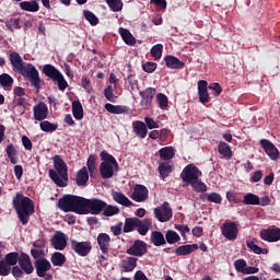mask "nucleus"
<instances>
[{
    "label": "nucleus",
    "mask_w": 280,
    "mask_h": 280,
    "mask_svg": "<svg viewBox=\"0 0 280 280\" xmlns=\"http://www.w3.org/2000/svg\"><path fill=\"white\" fill-rule=\"evenodd\" d=\"M13 209H15L20 222L25 226L30 222V215L34 213V201L21 192L13 197Z\"/></svg>",
    "instance_id": "1"
},
{
    "label": "nucleus",
    "mask_w": 280,
    "mask_h": 280,
    "mask_svg": "<svg viewBox=\"0 0 280 280\" xmlns=\"http://www.w3.org/2000/svg\"><path fill=\"white\" fill-rule=\"evenodd\" d=\"M52 161L55 170L48 171L49 177L57 187H67V183H69V170L67 163H65V160H62L60 155H55Z\"/></svg>",
    "instance_id": "2"
},
{
    "label": "nucleus",
    "mask_w": 280,
    "mask_h": 280,
    "mask_svg": "<svg viewBox=\"0 0 280 280\" xmlns=\"http://www.w3.org/2000/svg\"><path fill=\"white\" fill-rule=\"evenodd\" d=\"M84 202V197H78L73 195H65L58 200V208L65 213L73 212L82 215V207Z\"/></svg>",
    "instance_id": "3"
},
{
    "label": "nucleus",
    "mask_w": 280,
    "mask_h": 280,
    "mask_svg": "<svg viewBox=\"0 0 280 280\" xmlns=\"http://www.w3.org/2000/svg\"><path fill=\"white\" fill-rule=\"evenodd\" d=\"M100 156L103 161L100 165L102 178H113V176H115V172H119V164L117 163V160L106 151L101 152Z\"/></svg>",
    "instance_id": "4"
},
{
    "label": "nucleus",
    "mask_w": 280,
    "mask_h": 280,
    "mask_svg": "<svg viewBox=\"0 0 280 280\" xmlns=\"http://www.w3.org/2000/svg\"><path fill=\"white\" fill-rule=\"evenodd\" d=\"M104 207H106V201L97 198L86 199L83 198V207L81 215H86L91 213L92 215H100L104 211Z\"/></svg>",
    "instance_id": "5"
},
{
    "label": "nucleus",
    "mask_w": 280,
    "mask_h": 280,
    "mask_svg": "<svg viewBox=\"0 0 280 280\" xmlns=\"http://www.w3.org/2000/svg\"><path fill=\"white\" fill-rule=\"evenodd\" d=\"M23 78H26L34 86V89H40V74H38V70L34 65L26 63L23 68L19 71Z\"/></svg>",
    "instance_id": "6"
},
{
    "label": "nucleus",
    "mask_w": 280,
    "mask_h": 280,
    "mask_svg": "<svg viewBox=\"0 0 280 280\" xmlns=\"http://www.w3.org/2000/svg\"><path fill=\"white\" fill-rule=\"evenodd\" d=\"M153 213L159 222H170L173 215L172 207H170V202L167 201L154 208Z\"/></svg>",
    "instance_id": "7"
},
{
    "label": "nucleus",
    "mask_w": 280,
    "mask_h": 280,
    "mask_svg": "<svg viewBox=\"0 0 280 280\" xmlns=\"http://www.w3.org/2000/svg\"><path fill=\"white\" fill-rule=\"evenodd\" d=\"M35 269L37 277H42L45 280H51V275L47 273L51 270V262H49L47 258L35 260Z\"/></svg>",
    "instance_id": "8"
},
{
    "label": "nucleus",
    "mask_w": 280,
    "mask_h": 280,
    "mask_svg": "<svg viewBox=\"0 0 280 280\" xmlns=\"http://www.w3.org/2000/svg\"><path fill=\"white\" fill-rule=\"evenodd\" d=\"M200 176H202V172L194 164L187 165L180 174L182 180L188 184L200 178Z\"/></svg>",
    "instance_id": "9"
},
{
    "label": "nucleus",
    "mask_w": 280,
    "mask_h": 280,
    "mask_svg": "<svg viewBox=\"0 0 280 280\" xmlns=\"http://www.w3.org/2000/svg\"><path fill=\"white\" fill-rule=\"evenodd\" d=\"M237 223L233 221H226L223 223L221 228V233L225 240H229L230 242H235L237 240Z\"/></svg>",
    "instance_id": "10"
},
{
    "label": "nucleus",
    "mask_w": 280,
    "mask_h": 280,
    "mask_svg": "<svg viewBox=\"0 0 280 280\" xmlns=\"http://www.w3.org/2000/svg\"><path fill=\"white\" fill-rule=\"evenodd\" d=\"M69 236L61 231L55 232L54 236L50 240V244L55 250H65L67 248V242Z\"/></svg>",
    "instance_id": "11"
},
{
    "label": "nucleus",
    "mask_w": 280,
    "mask_h": 280,
    "mask_svg": "<svg viewBox=\"0 0 280 280\" xmlns=\"http://www.w3.org/2000/svg\"><path fill=\"white\" fill-rule=\"evenodd\" d=\"M70 248L80 255V257H86L91 253V243L89 242H78L75 240L70 241Z\"/></svg>",
    "instance_id": "12"
},
{
    "label": "nucleus",
    "mask_w": 280,
    "mask_h": 280,
    "mask_svg": "<svg viewBox=\"0 0 280 280\" xmlns=\"http://www.w3.org/2000/svg\"><path fill=\"white\" fill-rule=\"evenodd\" d=\"M33 117L35 121H45L49 117V107L45 102H39L33 107Z\"/></svg>",
    "instance_id": "13"
},
{
    "label": "nucleus",
    "mask_w": 280,
    "mask_h": 280,
    "mask_svg": "<svg viewBox=\"0 0 280 280\" xmlns=\"http://www.w3.org/2000/svg\"><path fill=\"white\" fill-rule=\"evenodd\" d=\"M260 145L262 150H265L267 156L271 159V161H277L280 156L279 149L270 142L268 139H261L260 140Z\"/></svg>",
    "instance_id": "14"
},
{
    "label": "nucleus",
    "mask_w": 280,
    "mask_h": 280,
    "mask_svg": "<svg viewBox=\"0 0 280 280\" xmlns=\"http://www.w3.org/2000/svg\"><path fill=\"white\" fill-rule=\"evenodd\" d=\"M149 194L150 191L148 190V187L141 184H137L133 187V192L131 195V198L132 200H135V202H145V200H148Z\"/></svg>",
    "instance_id": "15"
},
{
    "label": "nucleus",
    "mask_w": 280,
    "mask_h": 280,
    "mask_svg": "<svg viewBox=\"0 0 280 280\" xmlns=\"http://www.w3.org/2000/svg\"><path fill=\"white\" fill-rule=\"evenodd\" d=\"M148 253V247L143 241H136L130 248L127 249V255L133 257H143Z\"/></svg>",
    "instance_id": "16"
},
{
    "label": "nucleus",
    "mask_w": 280,
    "mask_h": 280,
    "mask_svg": "<svg viewBox=\"0 0 280 280\" xmlns=\"http://www.w3.org/2000/svg\"><path fill=\"white\" fill-rule=\"evenodd\" d=\"M260 237L265 242H279L280 241V228H269L260 231Z\"/></svg>",
    "instance_id": "17"
},
{
    "label": "nucleus",
    "mask_w": 280,
    "mask_h": 280,
    "mask_svg": "<svg viewBox=\"0 0 280 280\" xmlns=\"http://www.w3.org/2000/svg\"><path fill=\"white\" fill-rule=\"evenodd\" d=\"M18 264L26 275H32V272H34V265H32V259L30 258V255L22 253L20 255Z\"/></svg>",
    "instance_id": "18"
},
{
    "label": "nucleus",
    "mask_w": 280,
    "mask_h": 280,
    "mask_svg": "<svg viewBox=\"0 0 280 280\" xmlns=\"http://www.w3.org/2000/svg\"><path fill=\"white\" fill-rule=\"evenodd\" d=\"M9 60L15 71H20L27 62L23 61V57L16 51H13L9 55Z\"/></svg>",
    "instance_id": "19"
},
{
    "label": "nucleus",
    "mask_w": 280,
    "mask_h": 280,
    "mask_svg": "<svg viewBox=\"0 0 280 280\" xmlns=\"http://www.w3.org/2000/svg\"><path fill=\"white\" fill-rule=\"evenodd\" d=\"M21 1V0H15ZM40 0H32V1H22L19 3L20 10H23L24 12H38L40 10V4H38Z\"/></svg>",
    "instance_id": "20"
},
{
    "label": "nucleus",
    "mask_w": 280,
    "mask_h": 280,
    "mask_svg": "<svg viewBox=\"0 0 280 280\" xmlns=\"http://www.w3.org/2000/svg\"><path fill=\"white\" fill-rule=\"evenodd\" d=\"M196 250H198V244L180 245L175 248V255H177V257H185L191 255V253H196Z\"/></svg>",
    "instance_id": "21"
},
{
    "label": "nucleus",
    "mask_w": 280,
    "mask_h": 280,
    "mask_svg": "<svg viewBox=\"0 0 280 280\" xmlns=\"http://www.w3.org/2000/svg\"><path fill=\"white\" fill-rule=\"evenodd\" d=\"M207 81L200 80L198 82V93H199V102L201 104H207L211 98L209 97V92L207 91Z\"/></svg>",
    "instance_id": "22"
},
{
    "label": "nucleus",
    "mask_w": 280,
    "mask_h": 280,
    "mask_svg": "<svg viewBox=\"0 0 280 280\" xmlns=\"http://www.w3.org/2000/svg\"><path fill=\"white\" fill-rule=\"evenodd\" d=\"M120 270L121 272H132L135 268H137V258L135 257H127L120 262Z\"/></svg>",
    "instance_id": "23"
},
{
    "label": "nucleus",
    "mask_w": 280,
    "mask_h": 280,
    "mask_svg": "<svg viewBox=\"0 0 280 280\" xmlns=\"http://www.w3.org/2000/svg\"><path fill=\"white\" fill-rule=\"evenodd\" d=\"M97 244L103 254L108 253V249L110 248V236L106 233L98 234Z\"/></svg>",
    "instance_id": "24"
},
{
    "label": "nucleus",
    "mask_w": 280,
    "mask_h": 280,
    "mask_svg": "<svg viewBox=\"0 0 280 280\" xmlns=\"http://www.w3.org/2000/svg\"><path fill=\"white\" fill-rule=\"evenodd\" d=\"M132 128L135 133L140 137V139H145L148 137V127L143 121L137 120L132 122Z\"/></svg>",
    "instance_id": "25"
},
{
    "label": "nucleus",
    "mask_w": 280,
    "mask_h": 280,
    "mask_svg": "<svg viewBox=\"0 0 280 280\" xmlns=\"http://www.w3.org/2000/svg\"><path fill=\"white\" fill-rule=\"evenodd\" d=\"M150 226H152L151 219H144V220L138 219L136 229L140 235H148V231H150Z\"/></svg>",
    "instance_id": "26"
},
{
    "label": "nucleus",
    "mask_w": 280,
    "mask_h": 280,
    "mask_svg": "<svg viewBox=\"0 0 280 280\" xmlns=\"http://www.w3.org/2000/svg\"><path fill=\"white\" fill-rule=\"evenodd\" d=\"M164 60L168 69H183L185 67L183 61L172 55L166 56Z\"/></svg>",
    "instance_id": "27"
},
{
    "label": "nucleus",
    "mask_w": 280,
    "mask_h": 280,
    "mask_svg": "<svg viewBox=\"0 0 280 280\" xmlns=\"http://www.w3.org/2000/svg\"><path fill=\"white\" fill-rule=\"evenodd\" d=\"M112 196L115 202L118 205H121L122 207H132V201L128 199L124 192L115 191L112 194Z\"/></svg>",
    "instance_id": "28"
},
{
    "label": "nucleus",
    "mask_w": 280,
    "mask_h": 280,
    "mask_svg": "<svg viewBox=\"0 0 280 280\" xmlns=\"http://www.w3.org/2000/svg\"><path fill=\"white\" fill-rule=\"evenodd\" d=\"M72 115L78 121L84 119V108L82 107V103L80 101L72 102Z\"/></svg>",
    "instance_id": "29"
},
{
    "label": "nucleus",
    "mask_w": 280,
    "mask_h": 280,
    "mask_svg": "<svg viewBox=\"0 0 280 280\" xmlns=\"http://www.w3.org/2000/svg\"><path fill=\"white\" fill-rule=\"evenodd\" d=\"M75 183L79 187H82L89 183V170L86 166H83L78 173H77V179Z\"/></svg>",
    "instance_id": "30"
},
{
    "label": "nucleus",
    "mask_w": 280,
    "mask_h": 280,
    "mask_svg": "<svg viewBox=\"0 0 280 280\" xmlns=\"http://www.w3.org/2000/svg\"><path fill=\"white\" fill-rule=\"evenodd\" d=\"M43 72L45 73V75H47V78H50V80H52L54 82L62 74L58 69H56V67L51 65H45Z\"/></svg>",
    "instance_id": "31"
},
{
    "label": "nucleus",
    "mask_w": 280,
    "mask_h": 280,
    "mask_svg": "<svg viewBox=\"0 0 280 280\" xmlns=\"http://www.w3.org/2000/svg\"><path fill=\"white\" fill-rule=\"evenodd\" d=\"M50 261L52 266L62 267L67 264V256L60 252H55L50 256Z\"/></svg>",
    "instance_id": "32"
},
{
    "label": "nucleus",
    "mask_w": 280,
    "mask_h": 280,
    "mask_svg": "<svg viewBox=\"0 0 280 280\" xmlns=\"http://www.w3.org/2000/svg\"><path fill=\"white\" fill-rule=\"evenodd\" d=\"M119 34L126 45H129V47L136 45L137 39H135V36H132V33L130 31H128L127 28H119Z\"/></svg>",
    "instance_id": "33"
},
{
    "label": "nucleus",
    "mask_w": 280,
    "mask_h": 280,
    "mask_svg": "<svg viewBox=\"0 0 280 280\" xmlns=\"http://www.w3.org/2000/svg\"><path fill=\"white\" fill-rule=\"evenodd\" d=\"M218 152L224 159H231V156H233V151L231 150V145H229L226 142L219 143Z\"/></svg>",
    "instance_id": "34"
},
{
    "label": "nucleus",
    "mask_w": 280,
    "mask_h": 280,
    "mask_svg": "<svg viewBox=\"0 0 280 280\" xmlns=\"http://www.w3.org/2000/svg\"><path fill=\"white\" fill-rule=\"evenodd\" d=\"M97 159L95 158V155H90L86 162V170L89 171V174L91 176V178H93L95 176V174L97 173V163H96Z\"/></svg>",
    "instance_id": "35"
},
{
    "label": "nucleus",
    "mask_w": 280,
    "mask_h": 280,
    "mask_svg": "<svg viewBox=\"0 0 280 280\" xmlns=\"http://www.w3.org/2000/svg\"><path fill=\"white\" fill-rule=\"evenodd\" d=\"M151 243H153L154 246H163L166 243L165 236L159 231H153L151 233Z\"/></svg>",
    "instance_id": "36"
},
{
    "label": "nucleus",
    "mask_w": 280,
    "mask_h": 280,
    "mask_svg": "<svg viewBox=\"0 0 280 280\" xmlns=\"http://www.w3.org/2000/svg\"><path fill=\"white\" fill-rule=\"evenodd\" d=\"M105 110H107V113H112V115H122V113H126V107L121 105H113L110 103H106Z\"/></svg>",
    "instance_id": "37"
},
{
    "label": "nucleus",
    "mask_w": 280,
    "mask_h": 280,
    "mask_svg": "<svg viewBox=\"0 0 280 280\" xmlns=\"http://www.w3.org/2000/svg\"><path fill=\"white\" fill-rule=\"evenodd\" d=\"M0 84L5 89V91H10V89H12V84H14V79H12L8 73H2L0 75Z\"/></svg>",
    "instance_id": "38"
},
{
    "label": "nucleus",
    "mask_w": 280,
    "mask_h": 280,
    "mask_svg": "<svg viewBox=\"0 0 280 280\" xmlns=\"http://www.w3.org/2000/svg\"><path fill=\"white\" fill-rule=\"evenodd\" d=\"M39 127L43 132H56L58 130V124L49 122V120H42Z\"/></svg>",
    "instance_id": "39"
},
{
    "label": "nucleus",
    "mask_w": 280,
    "mask_h": 280,
    "mask_svg": "<svg viewBox=\"0 0 280 280\" xmlns=\"http://www.w3.org/2000/svg\"><path fill=\"white\" fill-rule=\"evenodd\" d=\"M159 154L163 161H170V160L174 159V148H172V147L162 148L159 151Z\"/></svg>",
    "instance_id": "40"
},
{
    "label": "nucleus",
    "mask_w": 280,
    "mask_h": 280,
    "mask_svg": "<svg viewBox=\"0 0 280 280\" xmlns=\"http://www.w3.org/2000/svg\"><path fill=\"white\" fill-rule=\"evenodd\" d=\"M119 213V207L108 205L105 202V207L103 209V215H106V218H113V215H117Z\"/></svg>",
    "instance_id": "41"
},
{
    "label": "nucleus",
    "mask_w": 280,
    "mask_h": 280,
    "mask_svg": "<svg viewBox=\"0 0 280 280\" xmlns=\"http://www.w3.org/2000/svg\"><path fill=\"white\" fill-rule=\"evenodd\" d=\"M188 185H190V187H192V189H195V191H198L200 194H205V191H207V185L205 183H202V180H200L199 177H197V179H194L192 182H190Z\"/></svg>",
    "instance_id": "42"
},
{
    "label": "nucleus",
    "mask_w": 280,
    "mask_h": 280,
    "mask_svg": "<svg viewBox=\"0 0 280 280\" xmlns=\"http://www.w3.org/2000/svg\"><path fill=\"white\" fill-rule=\"evenodd\" d=\"M5 27H8L9 32H14V30H21V19L11 18L5 21Z\"/></svg>",
    "instance_id": "43"
},
{
    "label": "nucleus",
    "mask_w": 280,
    "mask_h": 280,
    "mask_svg": "<svg viewBox=\"0 0 280 280\" xmlns=\"http://www.w3.org/2000/svg\"><path fill=\"white\" fill-rule=\"evenodd\" d=\"M138 222H139L138 218L126 219L125 225H124V232L125 233H130V232L135 231V229H137V223Z\"/></svg>",
    "instance_id": "44"
},
{
    "label": "nucleus",
    "mask_w": 280,
    "mask_h": 280,
    "mask_svg": "<svg viewBox=\"0 0 280 280\" xmlns=\"http://www.w3.org/2000/svg\"><path fill=\"white\" fill-rule=\"evenodd\" d=\"M106 3L112 12H121L124 2L121 0H106Z\"/></svg>",
    "instance_id": "45"
},
{
    "label": "nucleus",
    "mask_w": 280,
    "mask_h": 280,
    "mask_svg": "<svg viewBox=\"0 0 280 280\" xmlns=\"http://www.w3.org/2000/svg\"><path fill=\"white\" fill-rule=\"evenodd\" d=\"M259 196L253 194V192H247L244 197H243V205H259Z\"/></svg>",
    "instance_id": "46"
},
{
    "label": "nucleus",
    "mask_w": 280,
    "mask_h": 280,
    "mask_svg": "<svg viewBox=\"0 0 280 280\" xmlns=\"http://www.w3.org/2000/svg\"><path fill=\"white\" fill-rule=\"evenodd\" d=\"M165 240L167 244H177V242H180V235L174 230H168L165 234Z\"/></svg>",
    "instance_id": "47"
},
{
    "label": "nucleus",
    "mask_w": 280,
    "mask_h": 280,
    "mask_svg": "<svg viewBox=\"0 0 280 280\" xmlns=\"http://www.w3.org/2000/svg\"><path fill=\"white\" fill-rule=\"evenodd\" d=\"M127 84H129L130 91L133 93H137L139 91V81L137 80V77L135 74H129L127 77Z\"/></svg>",
    "instance_id": "48"
},
{
    "label": "nucleus",
    "mask_w": 280,
    "mask_h": 280,
    "mask_svg": "<svg viewBox=\"0 0 280 280\" xmlns=\"http://www.w3.org/2000/svg\"><path fill=\"white\" fill-rule=\"evenodd\" d=\"M5 152L10 163H12V165H16V149H14V145L9 144L5 149Z\"/></svg>",
    "instance_id": "49"
},
{
    "label": "nucleus",
    "mask_w": 280,
    "mask_h": 280,
    "mask_svg": "<svg viewBox=\"0 0 280 280\" xmlns=\"http://www.w3.org/2000/svg\"><path fill=\"white\" fill-rule=\"evenodd\" d=\"M159 172L162 178H167V176L172 174V165H170V163H162L159 166Z\"/></svg>",
    "instance_id": "50"
},
{
    "label": "nucleus",
    "mask_w": 280,
    "mask_h": 280,
    "mask_svg": "<svg viewBox=\"0 0 280 280\" xmlns=\"http://www.w3.org/2000/svg\"><path fill=\"white\" fill-rule=\"evenodd\" d=\"M151 56L155 60H161L163 56V45L162 44H156L151 48Z\"/></svg>",
    "instance_id": "51"
},
{
    "label": "nucleus",
    "mask_w": 280,
    "mask_h": 280,
    "mask_svg": "<svg viewBox=\"0 0 280 280\" xmlns=\"http://www.w3.org/2000/svg\"><path fill=\"white\" fill-rule=\"evenodd\" d=\"M208 202H213L214 205H222V196L218 192H211L205 195Z\"/></svg>",
    "instance_id": "52"
},
{
    "label": "nucleus",
    "mask_w": 280,
    "mask_h": 280,
    "mask_svg": "<svg viewBox=\"0 0 280 280\" xmlns=\"http://www.w3.org/2000/svg\"><path fill=\"white\" fill-rule=\"evenodd\" d=\"M247 246L255 253L256 255H268V249L259 247L255 242H247Z\"/></svg>",
    "instance_id": "53"
},
{
    "label": "nucleus",
    "mask_w": 280,
    "mask_h": 280,
    "mask_svg": "<svg viewBox=\"0 0 280 280\" xmlns=\"http://www.w3.org/2000/svg\"><path fill=\"white\" fill-rule=\"evenodd\" d=\"M115 88L116 85H114V88L113 85H108L104 91V96L108 102H115V100H117V96L115 95Z\"/></svg>",
    "instance_id": "54"
},
{
    "label": "nucleus",
    "mask_w": 280,
    "mask_h": 280,
    "mask_svg": "<svg viewBox=\"0 0 280 280\" xmlns=\"http://www.w3.org/2000/svg\"><path fill=\"white\" fill-rule=\"evenodd\" d=\"M156 102L159 104V107L162 109V110H165V108L167 107L168 105V100L167 97L165 96V94L163 93H159L156 95Z\"/></svg>",
    "instance_id": "55"
},
{
    "label": "nucleus",
    "mask_w": 280,
    "mask_h": 280,
    "mask_svg": "<svg viewBox=\"0 0 280 280\" xmlns=\"http://www.w3.org/2000/svg\"><path fill=\"white\" fill-rule=\"evenodd\" d=\"M84 16L92 25H97V23H100V19H97V15L91 11H84Z\"/></svg>",
    "instance_id": "56"
},
{
    "label": "nucleus",
    "mask_w": 280,
    "mask_h": 280,
    "mask_svg": "<svg viewBox=\"0 0 280 280\" xmlns=\"http://www.w3.org/2000/svg\"><path fill=\"white\" fill-rule=\"evenodd\" d=\"M81 84L85 92L89 94L93 93V85H91V80H89L86 77L82 78Z\"/></svg>",
    "instance_id": "57"
},
{
    "label": "nucleus",
    "mask_w": 280,
    "mask_h": 280,
    "mask_svg": "<svg viewBox=\"0 0 280 280\" xmlns=\"http://www.w3.org/2000/svg\"><path fill=\"white\" fill-rule=\"evenodd\" d=\"M234 268L236 269L237 272L244 273V271L246 270V260H244V259L235 260Z\"/></svg>",
    "instance_id": "58"
},
{
    "label": "nucleus",
    "mask_w": 280,
    "mask_h": 280,
    "mask_svg": "<svg viewBox=\"0 0 280 280\" xmlns=\"http://www.w3.org/2000/svg\"><path fill=\"white\" fill-rule=\"evenodd\" d=\"M226 200H229L230 202H234V205H240V202H242V199H240L237 197V194H235L233 191L226 192Z\"/></svg>",
    "instance_id": "59"
},
{
    "label": "nucleus",
    "mask_w": 280,
    "mask_h": 280,
    "mask_svg": "<svg viewBox=\"0 0 280 280\" xmlns=\"http://www.w3.org/2000/svg\"><path fill=\"white\" fill-rule=\"evenodd\" d=\"M147 128H149V130H154L155 128H159V122H156L153 118L147 116L144 118Z\"/></svg>",
    "instance_id": "60"
},
{
    "label": "nucleus",
    "mask_w": 280,
    "mask_h": 280,
    "mask_svg": "<svg viewBox=\"0 0 280 280\" xmlns=\"http://www.w3.org/2000/svg\"><path fill=\"white\" fill-rule=\"evenodd\" d=\"M55 82L58 83L59 91H65L69 84L67 83V80H65V75H60Z\"/></svg>",
    "instance_id": "61"
},
{
    "label": "nucleus",
    "mask_w": 280,
    "mask_h": 280,
    "mask_svg": "<svg viewBox=\"0 0 280 280\" xmlns=\"http://www.w3.org/2000/svg\"><path fill=\"white\" fill-rule=\"evenodd\" d=\"M142 69L145 71V73H154V71H156V63L147 62L142 66Z\"/></svg>",
    "instance_id": "62"
},
{
    "label": "nucleus",
    "mask_w": 280,
    "mask_h": 280,
    "mask_svg": "<svg viewBox=\"0 0 280 280\" xmlns=\"http://www.w3.org/2000/svg\"><path fill=\"white\" fill-rule=\"evenodd\" d=\"M208 89H209L210 91H213L212 94L215 95V96H218V95H220V94L222 93V86L219 85V83H211V84L208 86Z\"/></svg>",
    "instance_id": "63"
},
{
    "label": "nucleus",
    "mask_w": 280,
    "mask_h": 280,
    "mask_svg": "<svg viewBox=\"0 0 280 280\" xmlns=\"http://www.w3.org/2000/svg\"><path fill=\"white\" fill-rule=\"evenodd\" d=\"M175 229L180 233L182 237H186V233H189L190 231L188 225H182V224H176Z\"/></svg>",
    "instance_id": "64"
}]
</instances>
